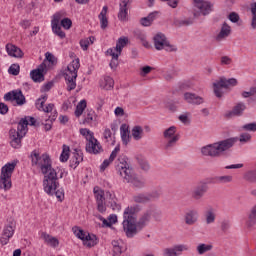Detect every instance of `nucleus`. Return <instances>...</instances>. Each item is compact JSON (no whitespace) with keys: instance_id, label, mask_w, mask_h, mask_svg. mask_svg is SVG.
Wrapping results in <instances>:
<instances>
[{"instance_id":"1","label":"nucleus","mask_w":256,"mask_h":256,"mask_svg":"<svg viewBox=\"0 0 256 256\" xmlns=\"http://www.w3.org/2000/svg\"><path fill=\"white\" fill-rule=\"evenodd\" d=\"M33 165H37L44 175L43 189L44 193L50 197H56V199L62 203L65 200V190L59 189V177H57V171L51 165V158L47 154L39 156L35 153L32 157Z\"/></svg>"},{"instance_id":"2","label":"nucleus","mask_w":256,"mask_h":256,"mask_svg":"<svg viewBox=\"0 0 256 256\" xmlns=\"http://www.w3.org/2000/svg\"><path fill=\"white\" fill-rule=\"evenodd\" d=\"M237 141H240V143H247L251 141V134L242 133L240 138H228L226 140L209 144L201 148V153L205 157H221L222 155H225V152L229 151Z\"/></svg>"},{"instance_id":"3","label":"nucleus","mask_w":256,"mask_h":256,"mask_svg":"<svg viewBox=\"0 0 256 256\" xmlns=\"http://www.w3.org/2000/svg\"><path fill=\"white\" fill-rule=\"evenodd\" d=\"M135 217V208H126L124 211L123 229L127 237H135L139 226Z\"/></svg>"},{"instance_id":"4","label":"nucleus","mask_w":256,"mask_h":256,"mask_svg":"<svg viewBox=\"0 0 256 256\" xmlns=\"http://www.w3.org/2000/svg\"><path fill=\"white\" fill-rule=\"evenodd\" d=\"M29 125V120L27 118H22L18 123L17 130L10 129V145L13 149H19L21 147V140L25 135H27V127Z\"/></svg>"},{"instance_id":"5","label":"nucleus","mask_w":256,"mask_h":256,"mask_svg":"<svg viewBox=\"0 0 256 256\" xmlns=\"http://www.w3.org/2000/svg\"><path fill=\"white\" fill-rule=\"evenodd\" d=\"M79 67H81L79 58H76L68 65L67 71L64 74L67 91H73L77 87V71H79Z\"/></svg>"},{"instance_id":"6","label":"nucleus","mask_w":256,"mask_h":256,"mask_svg":"<svg viewBox=\"0 0 256 256\" xmlns=\"http://www.w3.org/2000/svg\"><path fill=\"white\" fill-rule=\"evenodd\" d=\"M127 43H129V38L124 37V38H119L115 49L110 48L106 51V55H109L112 57L110 61V67L111 69H117L119 65V57L123 51V48L127 46Z\"/></svg>"},{"instance_id":"7","label":"nucleus","mask_w":256,"mask_h":256,"mask_svg":"<svg viewBox=\"0 0 256 256\" xmlns=\"http://www.w3.org/2000/svg\"><path fill=\"white\" fill-rule=\"evenodd\" d=\"M15 167H17V162L7 163L2 167L0 189H3V191H9L11 189V176L13 175V171H15Z\"/></svg>"},{"instance_id":"8","label":"nucleus","mask_w":256,"mask_h":256,"mask_svg":"<svg viewBox=\"0 0 256 256\" xmlns=\"http://www.w3.org/2000/svg\"><path fill=\"white\" fill-rule=\"evenodd\" d=\"M118 162L117 171L120 177H122L126 183H129L136 175L135 171H133V168L127 163V156H120Z\"/></svg>"},{"instance_id":"9","label":"nucleus","mask_w":256,"mask_h":256,"mask_svg":"<svg viewBox=\"0 0 256 256\" xmlns=\"http://www.w3.org/2000/svg\"><path fill=\"white\" fill-rule=\"evenodd\" d=\"M237 85V79L230 78L227 80L225 77L219 78L213 83V91L218 99L223 97V90L222 89H229V87H235Z\"/></svg>"},{"instance_id":"10","label":"nucleus","mask_w":256,"mask_h":256,"mask_svg":"<svg viewBox=\"0 0 256 256\" xmlns=\"http://www.w3.org/2000/svg\"><path fill=\"white\" fill-rule=\"evenodd\" d=\"M153 41H154V47L157 51H163V49H165V51H168L169 53L173 51H177V47L172 45L169 42V40H167V36H165V34L161 32L157 33L154 36Z\"/></svg>"},{"instance_id":"11","label":"nucleus","mask_w":256,"mask_h":256,"mask_svg":"<svg viewBox=\"0 0 256 256\" xmlns=\"http://www.w3.org/2000/svg\"><path fill=\"white\" fill-rule=\"evenodd\" d=\"M194 9H197L198 12H194V17H200L203 15L204 17L209 15L211 11H213V4L209 1L205 0H192Z\"/></svg>"},{"instance_id":"12","label":"nucleus","mask_w":256,"mask_h":256,"mask_svg":"<svg viewBox=\"0 0 256 256\" xmlns=\"http://www.w3.org/2000/svg\"><path fill=\"white\" fill-rule=\"evenodd\" d=\"M161 197V192L159 190H153L150 193H139L133 196V201L135 203H153Z\"/></svg>"},{"instance_id":"13","label":"nucleus","mask_w":256,"mask_h":256,"mask_svg":"<svg viewBox=\"0 0 256 256\" xmlns=\"http://www.w3.org/2000/svg\"><path fill=\"white\" fill-rule=\"evenodd\" d=\"M17 223L15 220H10L9 223L4 227L2 237L0 238L1 245H7L9 239L15 235V227Z\"/></svg>"},{"instance_id":"14","label":"nucleus","mask_w":256,"mask_h":256,"mask_svg":"<svg viewBox=\"0 0 256 256\" xmlns=\"http://www.w3.org/2000/svg\"><path fill=\"white\" fill-rule=\"evenodd\" d=\"M175 133H177V128L175 126H171L164 131L165 139H170L165 145L166 151H169L170 147H173L175 143L179 141V134L175 135Z\"/></svg>"},{"instance_id":"15","label":"nucleus","mask_w":256,"mask_h":256,"mask_svg":"<svg viewBox=\"0 0 256 256\" xmlns=\"http://www.w3.org/2000/svg\"><path fill=\"white\" fill-rule=\"evenodd\" d=\"M209 190V186L206 182H200L198 185L192 190L191 197L194 201H201L203 197H205V193Z\"/></svg>"},{"instance_id":"16","label":"nucleus","mask_w":256,"mask_h":256,"mask_svg":"<svg viewBox=\"0 0 256 256\" xmlns=\"http://www.w3.org/2000/svg\"><path fill=\"white\" fill-rule=\"evenodd\" d=\"M5 101H16L17 105H25V95L21 90H13L4 95Z\"/></svg>"},{"instance_id":"17","label":"nucleus","mask_w":256,"mask_h":256,"mask_svg":"<svg viewBox=\"0 0 256 256\" xmlns=\"http://www.w3.org/2000/svg\"><path fill=\"white\" fill-rule=\"evenodd\" d=\"M86 151L92 155H99V153H103V146H101L99 140L90 137V140L86 144Z\"/></svg>"},{"instance_id":"18","label":"nucleus","mask_w":256,"mask_h":256,"mask_svg":"<svg viewBox=\"0 0 256 256\" xmlns=\"http://www.w3.org/2000/svg\"><path fill=\"white\" fill-rule=\"evenodd\" d=\"M45 69H47V65H45V63L40 64L37 69H34L30 72L31 79L35 83H41V81H45V75H43Z\"/></svg>"},{"instance_id":"19","label":"nucleus","mask_w":256,"mask_h":256,"mask_svg":"<svg viewBox=\"0 0 256 256\" xmlns=\"http://www.w3.org/2000/svg\"><path fill=\"white\" fill-rule=\"evenodd\" d=\"M94 193L96 195L97 210L99 213H105V211H107V207L105 206V192L94 188Z\"/></svg>"},{"instance_id":"20","label":"nucleus","mask_w":256,"mask_h":256,"mask_svg":"<svg viewBox=\"0 0 256 256\" xmlns=\"http://www.w3.org/2000/svg\"><path fill=\"white\" fill-rule=\"evenodd\" d=\"M47 101V95H42L36 102V107L38 111H44V113H53L55 109V104H48L46 107L45 102Z\"/></svg>"},{"instance_id":"21","label":"nucleus","mask_w":256,"mask_h":256,"mask_svg":"<svg viewBox=\"0 0 256 256\" xmlns=\"http://www.w3.org/2000/svg\"><path fill=\"white\" fill-rule=\"evenodd\" d=\"M61 22V15L60 14H55L53 19H52V31L60 37V39H65V32L61 30V26L59 23Z\"/></svg>"},{"instance_id":"22","label":"nucleus","mask_w":256,"mask_h":256,"mask_svg":"<svg viewBox=\"0 0 256 256\" xmlns=\"http://www.w3.org/2000/svg\"><path fill=\"white\" fill-rule=\"evenodd\" d=\"M199 221V212L195 209H189L185 214H184V223L186 225H195Z\"/></svg>"},{"instance_id":"23","label":"nucleus","mask_w":256,"mask_h":256,"mask_svg":"<svg viewBox=\"0 0 256 256\" xmlns=\"http://www.w3.org/2000/svg\"><path fill=\"white\" fill-rule=\"evenodd\" d=\"M184 101L190 105H202L204 103L203 97L191 92L184 93Z\"/></svg>"},{"instance_id":"24","label":"nucleus","mask_w":256,"mask_h":256,"mask_svg":"<svg viewBox=\"0 0 256 256\" xmlns=\"http://www.w3.org/2000/svg\"><path fill=\"white\" fill-rule=\"evenodd\" d=\"M41 239H43L44 243L48 245V247H52L53 249H56V247H59V239L57 237L50 235L47 232L41 233Z\"/></svg>"},{"instance_id":"25","label":"nucleus","mask_w":256,"mask_h":256,"mask_svg":"<svg viewBox=\"0 0 256 256\" xmlns=\"http://www.w3.org/2000/svg\"><path fill=\"white\" fill-rule=\"evenodd\" d=\"M6 51L9 57H15L16 59H21L23 57V50L13 44H7Z\"/></svg>"},{"instance_id":"26","label":"nucleus","mask_w":256,"mask_h":256,"mask_svg":"<svg viewBox=\"0 0 256 256\" xmlns=\"http://www.w3.org/2000/svg\"><path fill=\"white\" fill-rule=\"evenodd\" d=\"M131 2V0H122L120 3V10L118 13V19L120 21H127V15H128V11L129 8L127 7V5H129V3Z\"/></svg>"},{"instance_id":"27","label":"nucleus","mask_w":256,"mask_h":256,"mask_svg":"<svg viewBox=\"0 0 256 256\" xmlns=\"http://www.w3.org/2000/svg\"><path fill=\"white\" fill-rule=\"evenodd\" d=\"M229 35H231V26H229L227 22H224L219 34L216 36V41H223V39H227Z\"/></svg>"},{"instance_id":"28","label":"nucleus","mask_w":256,"mask_h":256,"mask_svg":"<svg viewBox=\"0 0 256 256\" xmlns=\"http://www.w3.org/2000/svg\"><path fill=\"white\" fill-rule=\"evenodd\" d=\"M151 215H153V209L147 210L138 221V229H143L151 221Z\"/></svg>"},{"instance_id":"29","label":"nucleus","mask_w":256,"mask_h":256,"mask_svg":"<svg viewBox=\"0 0 256 256\" xmlns=\"http://www.w3.org/2000/svg\"><path fill=\"white\" fill-rule=\"evenodd\" d=\"M246 225L248 229H253V227L256 225V204L250 210Z\"/></svg>"},{"instance_id":"30","label":"nucleus","mask_w":256,"mask_h":256,"mask_svg":"<svg viewBox=\"0 0 256 256\" xmlns=\"http://www.w3.org/2000/svg\"><path fill=\"white\" fill-rule=\"evenodd\" d=\"M108 9L109 8L107 6H104L101 13L99 14L101 29H107L109 25V20L107 19Z\"/></svg>"},{"instance_id":"31","label":"nucleus","mask_w":256,"mask_h":256,"mask_svg":"<svg viewBox=\"0 0 256 256\" xmlns=\"http://www.w3.org/2000/svg\"><path fill=\"white\" fill-rule=\"evenodd\" d=\"M115 85V81L113 78L109 76H105L101 81H100V87L102 89H106V91H109V89H113V86Z\"/></svg>"},{"instance_id":"32","label":"nucleus","mask_w":256,"mask_h":256,"mask_svg":"<svg viewBox=\"0 0 256 256\" xmlns=\"http://www.w3.org/2000/svg\"><path fill=\"white\" fill-rule=\"evenodd\" d=\"M156 17H157V12H152L147 17L141 18L140 23L141 25H143V27H151Z\"/></svg>"},{"instance_id":"33","label":"nucleus","mask_w":256,"mask_h":256,"mask_svg":"<svg viewBox=\"0 0 256 256\" xmlns=\"http://www.w3.org/2000/svg\"><path fill=\"white\" fill-rule=\"evenodd\" d=\"M128 183H130L133 187H136V189H143V187H145V181L139 177H137V174H135L131 181H129Z\"/></svg>"},{"instance_id":"34","label":"nucleus","mask_w":256,"mask_h":256,"mask_svg":"<svg viewBox=\"0 0 256 256\" xmlns=\"http://www.w3.org/2000/svg\"><path fill=\"white\" fill-rule=\"evenodd\" d=\"M96 244H97V238L95 235L91 236V234H87V236L83 240V245H85V247H88V248L95 247Z\"/></svg>"},{"instance_id":"35","label":"nucleus","mask_w":256,"mask_h":256,"mask_svg":"<svg viewBox=\"0 0 256 256\" xmlns=\"http://www.w3.org/2000/svg\"><path fill=\"white\" fill-rule=\"evenodd\" d=\"M120 133L123 143L127 145L129 143V127H127V124H122L120 127Z\"/></svg>"},{"instance_id":"36","label":"nucleus","mask_w":256,"mask_h":256,"mask_svg":"<svg viewBox=\"0 0 256 256\" xmlns=\"http://www.w3.org/2000/svg\"><path fill=\"white\" fill-rule=\"evenodd\" d=\"M72 231H73L75 237H77L78 239H81V241H85L87 234H88L87 232H85L79 226H74L72 228Z\"/></svg>"},{"instance_id":"37","label":"nucleus","mask_w":256,"mask_h":256,"mask_svg":"<svg viewBox=\"0 0 256 256\" xmlns=\"http://www.w3.org/2000/svg\"><path fill=\"white\" fill-rule=\"evenodd\" d=\"M212 249H213V245H211V244H205V243L199 244V245L196 247L197 253H198L199 255H205V253L211 251Z\"/></svg>"},{"instance_id":"38","label":"nucleus","mask_w":256,"mask_h":256,"mask_svg":"<svg viewBox=\"0 0 256 256\" xmlns=\"http://www.w3.org/2000/svg\"><path fill=\"white\" fill-rule=\"evenodd\" d=\"M245 104L243 103H239L237 104L233 110L228 114V117H234L237 115H241V113H243L244 109H245Z\"/></svg>"},{"instance_id":"39","label":"nucleus","mask_w":256,"mask_h":256,"mask_svg":"<svg viewBox=\"0 0 256 256\" xmlns=\"http://www.w3.org/2000/svg\"><path fill=\"white\" fill-rule=\"evenodd\" d=\"M85 109H87V101L82 100L76 106L75 115L77 117H81L83 115V112L85 111Z\"/></svg>"},{"instance_id":"40","label":"nucleus","mask_w":256,"mask_h":256,"mask_svg":"<svg viewBox=\"0 0 256 256\" xmlns=\"http://www.w3.org/2000/svg\"><path fill=\"white\" fill-rule=\"evenodd\" d=\"M93 43H95L94 36L80 40V46L82 47L83 51H87V49H89V45H93Z\"/></svg>"},{"instance_id":"41","label":"nucleus","mask_w":256,"mask_h":256,"mask_svg":"<svg viewBox=\"0 0 256 256\" xmlns=\"http://www.w3.org/2000/svg\"><path fill=\"white\" fill-rule=\"evenodd\" d=\"M243 179L244 181H248V183H256V169L247 171Z\"/></svg>"},{"instance_id":"42","label":"nucleus","mask_w":256,"mask_h":256,"mask_svg":"<svg viewBox=\"0 0 256 256\" xmlns=\"http://www.w3.org/2000/svg\"><path fill=\"white\" fill-rule=\"evenodd\" d=\"M132 137L135 141H139L143 138V128L141 126H135L132 129Z\"/></svg>"},{"instance_id":"43","label":"nucleus","mask_w":256,"mask_h":256,"mask_svg":"<svg viewBox=\"0 0 256 256\" xmlns=\"http://www.w3.org/2000/svg\"><path fill=\"white\" fill-rule=\"evenodd\" d=\"M205 219L207 225H211V223H215V210L210 208L205 213Z\"/></svg>"},{"instance_id":"44","label":"nucleus","mask_w":256,"mask_h":256,"mask_svg":"<svg viewBox=\"0 0 256 256\" xmlns=\"http://www.w3.org/2000/svg\"><path fill=\"white\" fill-rule=\"evenodd\" d=\"M70 151L71 150H70L69 146L63 145V150H62V153L60 155V161L62 163H65L66 161H68V159H69V152Z\"/></svg>"},{"instance_id":"45","label":"nucleus","mask_w":256,"mask_h":256,"mask_svg":"<svg viewBox=\"0 0 256 256\" xmlns=\"http://www.w3.org/2000/svg\"><path fill=\"white\" fill-rule=\"evenodd\" d=\"M55 119H57V112H55L54 115L49 116V119L46 120V123L44 124L45 131H51L53 127V121H55Z\"/></svg>"},{"instance_id":"46","label":"nucleus","mask_w":256,"mask_h":256,"mask_svg":"<svg viewBox=\"0 0 256 256\" xmlns=\"http://www.w3.org/2000/svg\"><path fill=\"white\" fill-rule=\"evenodd\" d=\"M112 246H113V256H119L121 255V253H123V250L121 248V245L119 244V241L113 240Z\"/></svg>"},{"instance_id":"47","label":"nucleus","mask_w":256,"mask_h":256,"mask_svg":"<svg viewBox=\"0 0 256 256\" xmlns=\"http://www.w3.org/2000/svg\"><path fill=\"white\" fill-rule=\"evenodd\" d=\"M95 119H97V114H95V111L87 110V114L84 118V123H91L92 121H95Z\"/></svg>"},{"instance_id":"48","label":"nucleus","mask_w":256,"mask_h":256,"mask_svg":"<svg viewBox=\"0 0 256 256\" xmlns=\"http://www.w3.org/2000/svg\"><path fill=\"white\" fill-rule=\"evenodd\" d=\"M250 7L252 13L251 27L252 29H256V2L252 3Z\"/></svg>"},{"instance_id":"49","label":"nucleus","mask_w":256,"mask_h":256,"mask_svg":"<svg viewBox=\"0 0 256 256\" xmlns=\"http://www.w3.org/2000/svg\"><path fill=\"white\" fill-rule=\"evenodd\" d=\"M80 135H83V137H86L87 141H91V138L94 139L95 136H93V132H91L87 128L80 129Z\"/></svg>"},{"instance_id":"50","label":"nucleus","mask_w":256,"mask_h":256,"mask_svg":"<svg viewBox=\"0 0 256 256\" xmlns=\"http://www.w3.org/2000/svg\"><path fill=\"white\" fill-rule=\"evenodd\" d=\"M216 181L218 183H231V181H233V176L231 175L218 176L216 177Z\"/></svg>"},{"instance_id":"51","label":"nucleus","mask_w":256,"mask_h":256,"mask_svg":"<svg viewBox=\"0 0 256 256\" xmlns=\"http://www.w3.org/2000/svg\"><path fill=\"white\" fill-rule=\"evenodd\" d=\"M254 95H256V86H252L249 91L242 92V97H244L245 99H247L248 97H253Z\"/></svg>"},{"instance_id":"52","label":"nucleus","mask_w":256,"mask_h":256,"mask_svg":"<svg viewBox=\"0 0 256 256\" xmlns=\"http://www.w3.org/2000/svg\"><path fill=\"white\" fill-rule=\"evenodd\" d=\"M19 71V64H12L8 69V73H10V75H19Z\"/></svg>"},{"instance_id":"53","label":"nucleus","mask_w":256,"mask_h":256,"mask_svg":"<svg viewBox=\"0 0 256 256\" xmlns=\"http://www.w3.org/2000/svg\"><path fill=\"white\" fill-rule=\"evenodd\" d=\"M71 25H73V22L69 18H64L61 20V26L64 29H71Z\"/></svg>"},{"instance_id":"54","label":"nucleus","mask_w":256,"mask_h":256,"mask_svg":"<svg viewBox=\"0 0 256 256\" xmlns=\"http://www.w3.org/2000/svg\"><path fill=\"white\" fill-rule=\"evenodd\" d=\"M228 19L229 21H231V23H237L239 21V14H237L236 12H231L228 15Z\"/></svg>"},{"instance_id":"55","label":"nucleus","mask_w":256,"mask_h":256,"mask_svg":"<svg viewBox=\"0 0 256 256\" xmlns=\"http://www.w3.org/2000/svg\"><path fill=\"white\" fill-rule=\"evenodd\" d=\"M242 129L244 131H256V122L245 124L244 126H242Z\"/></svg>"},{"instance_id":"56","label":"nucleus","mask_w":256,"mask_h":256,"mask_svg":"<svg viewBox=\"0 0 256 256\" xmlns=\"http://www.w3.org/2000/svg\"><path fill=\"white\" fill-rule=\"evenodd\" d=\"M151 71H153V67H151V66H144L141 69L140 75L142 77H145V75H149V73H151Z\"/></svg>"},{"instance_id":"57","label":"nucleus","mask_w":256,"mask_h":256,"mask_svg":"<svg viewBox=\"0 0 256 256\" xmlns=\"http://www.w3.org/2000/svg\"><path fill=\"white\" fill-rule=\"evenodd\" d=\"M220 227H221V231H223V233H227V231H229V227H230L229 221H227V220L222 221Z\"/></svg>"},{"instance_id":"58","label":"nucleus","mask_w":256,"mask_h":256,"mask_svg":"<svg viewBox=\"0 0 256 256\" xmlns=\"http://www.w3.org/2000/svg\"><path fill=\"white\" fill-rule=\"evenodd\" d=\"M164 255L166 256H177V252L174 248H166L164 249Z\"/></svg>"},{"instance_id":"59","label":"nucleus","mask_w":256,"mask_h":256,"mask_svg":"<svg viewBox=\"0 0 256 256\" xmlns=\"http://www.w3.org/2000/svg\"><path fill=\"white\" fill-rule=\"evenodd\" d=\"M111 135H113V133L111 132V129L106 128L104 131V139L107 141V143L111 141Z\"/></svg>"},{"instance_id":"60","label":"nucleus","mask_w":256,"mask_h":256,"mask_svg":"<svg viewBox=\"0 0 256 256\" xmlns=\"http://www.w3.org/2000/svg\"><path fill=\"white\" fill-rule=\"evenodd\" d=\"M111 163H113V160H111L110 158L104 160L102 165L100 166L101 171H104L105 169H107L109 165H111Z\"/></svg>"},{"instance_id":"61","label":"nucleus","mask_w":256,"mask_h":256,"mask_svg":"<svg viewBox=\"0 0 256 256\" xmlns=\"http://www.w3.org/2000/svg\"><path fill=\"white\" fill-rule=\"evenodd\" d=\"M119 151H121V148L116 146L109 157L110 161H115V157H117V153H119Z\"/></svg>"},{"instance_id":"62","label":"nucleus","mask_w":256,"mask_h":256,"mask_svg":"<svg viewBox=\"0 0 256 256\" xmlns=\"http://www.w3.org/2000/svg\"><path fill=\"white\" fill-rule=\"evenodd\" d=\"M9 112V107L5 103H0V113L1 115H6Z\"/></svg>"},{"instance_id":"63","label":"nucleus","mask_w":256,"mask_h":256,"mask_svg":"<svg viewBox=\"0 0 256 256\" xmlns=\"http://www.w3.org/2000/svg\"><path fill=\"white\" fill-rule=\"evenodd\" d=\"M231 58L229 56L221 57V65H231Z\"/></svg>"},{"instance_id":"64","label":"nucleus","mask_w":256,"mask_h":256,"mask_svg":"<svg viewBox=\"0 0 256 256\" xmlns=\"http://www.w3.org/2000/svg\"><path fill=\"white\" fill-rule=\"evenodd\" d=\"M174 251L177 252H181V251H187V246L185 245H176L174 247Z\"/></svg>"}]
</instances>
